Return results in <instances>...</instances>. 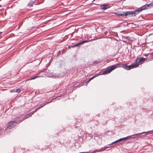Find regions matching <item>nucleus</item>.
I'll return each mask as SVG.
<instances>
[{"instance_id":"ddd939ff","label":"nucleus","mask_w":153,"mask_h":153,"mask_svg":"<svg viewBox=\"0 0 153 153\" xmlns=\"http://www.w3.org/2000/svg\"><path fill=\"white\" fill-rule=\"evenodd\" d=\"M88 42V41H87V40L82 41V42H79V44H80H80H83L85 42Z\"/></svg>"},{"instance_id":"f03ea898","label":"nucleus","mask_w":153,"mask_h":153,"mask_svg":"<svg viewBox=\"0 0 153 153\" xmlns=\"http://www.w3.org/2000/svg\"><path fill=\"white\" fill-rule=\"evenodd\" d=\"M150 131H149L147 132H143L142 133H138V134H134L132 135H131V136H128V137H124L123 138H120V139H119V140H117L116 141L112 142L111 144H109V145L110 146L111 145L114 144L115 143H117L118 142H121L123 141H125L128 138V137H129L131 136L137 135H138L139 134L141 135L142 134H144L145 133H147V132H149ZM150 131H151V132H153V130Z\"/></svg>"},{"instance_id":"9d476101","label":"nucleus","mask_w":153,"mask_h":153,"mask_svg":"<svg viewBox=\"0 0 153 153\" xmlns=\"http://www.w3.org/2000/svg\"><path fill=\"white\" fill-rule=\"evenodd\" d=\"M135 62L136 64H138V63H139L140 62V60L139 59V58H138L137 59H135Z\"/></svg>"},{"instance_id":"1a4fd4ad","label":"nucleus","mask_w":153,"mask_h":153,"mask_svg":"<svg viewBox=\"0 0 153 153\" xmlns=\"http://www.w3.org/2000/svg\"><path fill=\"white\" fill-rule=\"evenodd\" d=\"M34 3L33 1L31 2L30 1L28 4L27 6L29 7H32L33 6V5Z\"/></svg>"},{"instance_id":"5701e85b","label":"nucleus","mask_w":153,"mask_h":153,"mask_svg":"<svg viewBox=\"0 0 153 153\" xmlns=\"http://www.w3.org/2000/svg\"><path fill=\"white\" fill-rule=\"evenodd\" d=\"M1 130L0 129V135L1 134Z\"/></svg>"},{"instance_id":"9b49d317","label":"nucleus","mask_w":153,"mask_h":153,"mask_svg":"<svg viewBox=\"0 0 153 153\" xmlns=\"http://www.w3.org/2000/svg\"><path fill=\"white\" fill-rule=\"evenodd\" d=\"M43 106H41L39 107H37V108H36V109H35V110L33 111L34 113L35 112H36L37 110H38L39 109L41 108H42Z\"/></svg>"},{"instance_id":"dca6fc26","label":"nucleus","mask_w":153,"mask_h":153,"mask_svg":"<svg viewBox=\"0 0 153 153\" xmlns=\"http://www.w3.org/2000/svg\"><path fill=\"white\" fill-rule=\"evenodd\" d=\"M51 102V101H50V102H45V103H44V104L42 105L43 106H44L46 104H47L49 103H50V102Z\"/></svg>"},{"instance_id":"7ed1b4c3","label":"nucleus","mask_w":153,"mask_h":153,"mask_svg":"<svg viewBox=\"0 0 153 153\" xmlns=\"http://www.w3.org/2000/svg\"><path fill=\"white\" fill-rule=\"evenodd\" d=\"M140 12L139 8L136 9L133 11H126V15L128 16L129 17H132L135 16L136 15Z\"/></svg>"},{"instance_id":"4be33fe9","label":"nucleus","mask_w":153,"mask_h":153,"mask_svg":"<svg viewBox=\"0 0 153 153\" xmlns=\"http://www.w3.org/2000/svg\"><path fill=\"white\" fill-rule=\"evenodd\" d=\"M90 81V79H89L87 82V83H88V82Z\"/></svg>"},{"instance_id":"2eb2a0df","label":"nucleus","mask_w":153,"mask_h":153,"mask_svg":"<svg viewBox=\"0 0 153 153\" xmlns=\"http://www.w3.org/2000/svg\"><path fill=\"white\" fill-rule=\"evenodd\" d=\"M122 14L123 16H127V15H126V12H123L122 13Z\"/></svg>"},{"instance_id":"393cba45","label":"nucleus","mask_w":153,"mask_h":153,"mask_svg":"<svg viewBox=\"0 0 153 153\" xmlns=\"http://www.w3.org/2000/svg\"><path fill=\"white\" fill-rule=\"evenodd\" d=\"M0 7H1V5H0Z\"/></svg>"},{"instance_id":"6ab92c4d","label":"nucleus","mask_w":153,"mask_h":153,"mask_svg":"<svg viewBox=\"0 0 153 153\" xmlns=\"http://www.w3.org/2000/svg\"><path fill=\"white\" fill-rule=\"evenodd\" d=\"M96 76H93L92 77L90 78L89 79L90 80H91V79H94V77H96Z\"/></svg>"},{"instance_id":"423d86ee","label":"nucleus","mask_w":153,"mask_h":153,"mask_svg":"<svg viewBox=\"0 0 153 153\" xmlns=\"http://www.w3.org/2000/svg\"><path fill=\"white\" fill-rule=\"evenodd\" d=\"M152 7H153V3H151L148 4H146L138 8L140 12L143 10L151 8Z\"/></svg>"},{"instance_id":"f3484780","label":"nucleus","mask_w":153,"mask_h":153,"mask_svg":"<svg viewBox=\"0 0 153 153\" xmlns=\"http://www.w3.org/2000/svg\"><path fill=\"white\" fill-rule=\"evenodd\" d=\"M20 91V89L19 88H18V89H16L15 92L16 93H19Z\"/></svg>"},{"instance_id":"aec40b11","label":"nucleus","mask_w":153,"mask_h":153,"mask_svg":"<svg viewBox=\"0 0 153 153\" xmlns=\"http://www.w3.org/2000/svg\"><path fill=\"white\" fill-rule=\"evenodd\" d=\"M115 14L116 15L120 16V13L118 12L116 13Z\"/></svg>"},{"instance_id":"412c9836","label":"nucleus","mask_w":153,"mask_h":153,"mask_svg":"<svg viewBox=\"0 0 153 153\" xmlns=\"http://www.w3.org/2000/svg\"><path fill=\"white\" fill-rule=\"evenodd\" d=\"M123 14H122V13H120V16H123V15H122Z\"/></svg>"},{"instance_id":"39448f33","label":"nucleus","mask_w":153,"mask_h":153,"mask_svg":"<svg viewBox=\"0 0 153 153\" xmlns=\"http://www.w3.org/2000/svg\"><path fill=\"white\" fill-rule=\"evenodd\" d=\"M120 63L122 64L123 66H121V67H123V68L125 69L126 70H131V69L134 68H136L137 67L138 65L137 64H134V65H124L123 66V65L122 64L121 62H120ZM121 66V65H118V66L119 67H120V66ZM121 67V66L120 67Z\"/></svg>"},{"instance_id":"b1692460","label":"nucleus","mask_w":153,"mask_h":153,"mask_svg":"<svg viewBox=\"0 0 153 153\" xmlns=\"http://www.w3.org/2000/svg\"><path fill=\"white\" fill-rule=\"evenodd\" d=\"M95 63H96V64H97V62H95Z\"/></svg>"},{"instance_id":"6e6552de","label":"nucleus","mask_w":153,"mask_h":153,"mask_svg":"<svg viewBox=\"0 0 153 153\" xmlns=\"http://www.w3.org/2000/svg\"><path fill=\"white\" fill-rule=\"evenodd\" d=\"M109 4H103L101 5L100 6V9L102 10H105L109 8L110 6Z\"/></svg>"},{"instance_id":"4468645a","label":"nucleus","mask_w":153,"mask_h":153,"mask_svg":"<svg viewBox=\"0 0 153 153\" xmlns=\"http://www.w3.org/2000/svg\"><path fill=\"white\" fill-rule=\"evenodd\" d=\"M80 45L79 43H76V44L74 45L73 46H72V47H76L78 46V45Z\"/></svg>"},{"instance_id":"f257e3e1","label":"nucleus","mask_w":153,"mask_h":153,"mask_svg":"<svg viewBox=\"0 0 153 153\" xmlns=\"http://www.w3.org/2000/svg\"><path fill=\"white\" fill-rule=\"evenodd\" d=\"M121 65V66H120V67H121L123 66L122 64L120 63H118L116 64L115 65H112L110 66L107 68L106 70L104 71L102 74L101 75H105L110 73L112 71L115 69L117 67H119L118 66V65Z\"/></svg>"},{"instance_id":"a211bd4d","label":"nucleus","mask_w":153,"mask_h":153,"mask_svg":"<svg viewBox=\"0 0 153 153\" xmlns=\"http://www.w3.org/2000/svg\"><path fill=\"white\" fill-rule=\"evenodd\" d=\"M38 77L37 76H34V77H32L31 78H30V80H32V79H35L37 77Z\"/></svg>"},{"instance_id":"f8f14e48","label":"nucleus","mask_w":153,"mask_h":153,"mask_svg":"<svg viewBox=\"0 0 153 153\" xmlns=\"http://www.w3.org/2000/svg\"><path fill=\"white\" fill-rule=\"evenodd\" d=\"M139 59L140 60V62H143L145 60V58L144 57H142L139 58Z\"/></svg>"},{"instance_id":"20e7f679","label":"nucleus","mask_w":153,"mask_h":153,"mask_svg":"<svg viewBox=\"0 0 153 153\" xmlns=\"http://www.w3.org/2000/svg\"><path fill=\"white\" fill-rule=\"evenodd\" d=\"M22 121V120H19L16 119V120L13 121H11L8 123L7 128L9 129L12 128L13 126H15L17 123H19Z\"/></svg>"},{"instance_id":"0eeeda50","label":"nucleus","mask_w":153,"mask_h":153,"mask_svg":"<svg viewBox=\"0 0 153 153\" xmlns=\"http://www.w3.org/2000/svg\"><path fill=\"white\" fill-rule=\"evenodd\" d=\"M34 114V111H32L30 113L26 114L25 117H23V115H21L20 117H17V119L19 120H22V121L25 119L28 118V117H30Z\"/></svg>"}]
</instances>
